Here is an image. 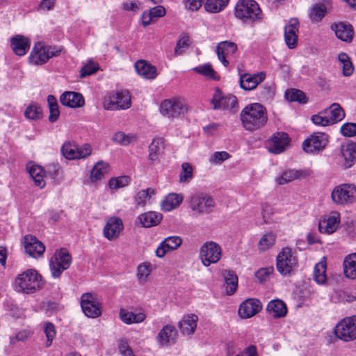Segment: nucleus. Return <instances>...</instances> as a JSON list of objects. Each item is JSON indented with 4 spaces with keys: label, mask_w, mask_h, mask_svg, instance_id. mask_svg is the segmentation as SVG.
Listing matches in <instances>:
<instances>
[{
    "label": "nucleus",
    "mask_w": 356,
    "mask_h": 356,
    "mask_svg": "<svg viewBox=\"0 0 356 356\" xmlns=\"http://www.w3.org/2000/svg\"><path fill=\"white\" fill-rule=\"evenodd\" d=\"M240 118L244 129L250 131L260 129L268 121L266 109L259 103L247 105L241 111Z\"/></svg>",
    "instance_id": "1"
},
{
    "label": "nucleus",
    "mask_w": 356,
    "mask_h": 356,
    "mask_svg": "<svg viewBox=\"0 0 356 356\" xmlns=\"http://www.w3.org/2000/svg\"><path fill=\"white\" fill-rule=\"evenodd\" d=\"M234 16L244 23L253 24L263 19V13L254 0H238L235 6Z\"/></svg>",
    "instance_id": "2"
},
{
    "label": "nucleus",
    "mask_w": 356,
    "mask_h": 356,
    "mask_svg": "<svg viewBox=\"0 0 356 356\" xmlns=\"http://www.w3.org/2000/svg\"><path fill=\"white\" fill-rule=\"evenodd\" d=\"M43 284L42 276L33 269H29L19 274L15 281L17 291L23 293H33Z\"/></svg>",
    "instance_id": "3"
},
{
    "label": "nucleus",
    "mask_w": 356,
    "mask_h": 356,
    "mask_svg": "<svg viewBox=\"0 0 356 356\" xmlns=\"http://www.w3.org/2000/svg\"><path fill=\"white\" fill-rule=\"evenodd\" d=\"M298 264L296 252L289 247L283 248L277 255L276 268L282 275H290L297 268Z\"/></svg>",
    "instance_id": "4"
},
{
    "label": "nucleus",
    "mask_w": 356,
    "mask_h": 356,
    "mask_svg": "<svg viewBox=\"0 0 356 356\" xmlns=\"http://www.w3.org/2000/svg\"><path fill=\"white\" fill-rule=\"evenodd\" d=\"M60 51L55 47L45 45L42 42H38L31 51L29 60L31 64L41 65L47 63L51 58L58 56Z\"/></svg>",
    "instance_id": "5"
},
{
    "label": "nucleus",
    "mask_w": 356,
    "mask_h": 356,
    "mask_svg": "<svg viewBox=\"0 0 356 356\" xmlns=\"http://www.w3.org/2000/svg\"><path fill=\"white\" fill-rule=\"evenodd\" d=\"M189 207L195 215L200 216L213 212L215 202L208 194L195 193L190 197Z\"/></svg>",
    "instance_id": "6"
},
{
    "label": "nucleus",
    "mask_w": 356,
    "mask_h": 356,
    "mask_svg": "<svg viewBox=\"0 0 356 356\" xmlns=\"http://www.w3.org/2000/svg\"><path fill=\"white\" fill-rule=\"evenodd\" d=\"M331 198L337 205L352 204L356 202V186L353 184H340L332 190Z\"/></svg>",
    "instance_id": "7"
},
{
    "label": "nucleus",
    "mask_w": 356,
    "mask_h": 356,
    "mask_svg": "<svg viewBox=\"0 0 356 356\" xmlns=\"http://www.w3.org/2000/svg\"><path fill=\"white\" fill-rule=\"evenodd\" d=\"M188 111L185 101L179 97L167 99L161 102L160 112L168 118H177L184 115Z\"/></svg>",
    "instance_id": "8"
},
{
    "label": "nucleus",
    "mask_w": 356,
    "mask_h": 356,
    "mask_svg": "<svg viewBox=\"0 0 356 356\" xmlns=\"http://www.w3.org/2000/svg\"><path fill=\"white\" fill-rule=\"evenodd\" d=\"M72 264V257L64 248L56 250L49 259V268L54 278H58L62 273L68 269Z\"/></svg>",
    "instance_id": "9"
},
{
    "label": "nucleus",
    "mask_w": 356,
    "mask_h": 356,
    "mask_svg": "<svg viewBox=\"0 0 356 356\" xmlns=\"http://www.w3.org/2000/svg\"><path fill=\"white\" fill-rule=\"evenodd\" d=\"M131 95L127 90L118 91L105 97L103 106L108 111L126 110L131 107Z\"/></svg>",
    "instance_id": "10"
},
{
    "label": "nucleus",
    "mask_w": 356,
    "mask_h": 356,
    "mask_svg": "<svg viewBox=\"0 0 356 356\" xmlns=\"http://www.w3.org/2000/svg\"><path fill=\"white\" fill-rule=\"evenodd\" d=\"M337 338L349 342L356 339V316L346 317L341 320L335 327Z\"/></svg>",
    "instance_id": "11"
},
{
    "label": "nucleus",
    "mask_w": 356,
    "mask_h": 356,
    "mask_svg": "<svg viewBox=\"0 0 356 356\" xmlns=\"http://www.w3.org/2000/svg\"><path fill=\"white\" fill-rule=\"evenodd\" d=\"M221 256V247L216 242L207 241L200 248V258L204 266L208 267L212 264H216Z\"/></svg>",
    "instance_id": "12"
},
{
    "label": "nucleus",
    "mask_w": 356,
    "mask_h": 356,
    "mask_svg": "<svg viewBox=\"0 0 356 356\" xmlns=\"http://www.w3.org/2000/svg\"><path fill=\"white\" fill-rule=\"evenodd\" d=\"M92 151L91 145L88 143L78 146L74 143L65 142L61 147L63 155L69 160L86 159L92 154Z\"/></svg>",
    "instance_id": "13"
},
{
    "label": "nucleus",
    "mask_w": 356,
    "mask_h": 356,
    "mask_svg": "<svg viewBox=\"0 0 356 356\" xmlns=\"http://www.w3.org/2000/svg\"><path fill=\"white\" fill-rule=\"evenodd\" d=\"M329 136L325 133L316 132L304 140L302 148L307 153H316L325 149L327 145Z\"/></svg>",
    "instance_id": "14"
},
{
    "label": "nucleus",
    "mask_w": 356,
    "mask_h": 356,
    "mask_svg": "<svg viewBox=\"0 0 356 356\" xmlns=\"http://www.w3.org/2000/svg\"><path fill=\"white\" fill-rule=\"evenodd\" d=\"M81 306L86 316L97 318L102 314V305L99 300L92 293H83L81 298Z\"/></svg>",
    "instance_id": "15"
},
{
    "label": "nucleus",
    "mask_w": 356,
    "mask_h": 356,
    "mask_svg": "<svg viewBox=\"0 0 356 356\" xmlns=\"http://www.w3.org/2000/svg\"><path fill=\"white\" fill-rule=\"evenodd\" d=\"M214 109L235 111L238 107L237 98L233 95H223L219 89H216L211 99Z\"/></svg>",
    "instance_id": "16"
},
{
    "label": "nucleus",
    "mask_w": 356,
    "mask_h": 356,
    "mask_svg": "<svg viewBox=\"0 0 356 356\" xmlns=\"http://www.w3.org/2000/svg\"><path fill=\"white\" fill-rule=\"evenodd\" d=\"M290 138L285 132L275 133L266 142V147L270 153L278 154L283 152L289 145Z\"/></svg>",
    "instance_id": "17"
},
{
    "label": "nucleus",
    "mask_w": 356,
    "mask_h": 356,
    "mask_svg": "<svg viewBox=\"0 0 356 356\" xmlns=\"http://www.w3.org/2000/svg\"><path fill=\"white\" fill-rule=\"evenodd\" d=\"M340 213L337 211H331L323 216L319 221V230L322 233L332 234L339 227Z\"/></svg>",
    "instance_id": "18"
},
{
    "label": "nucleus",
    "mask_w": 356,
    "mask_h": 356,
    "mask_svg": "<svg viewBox=\"0 0 356 356\" xmlns=\"http://www.w3.org/2000/svg\"><path fill=\"white\" fill-rule=\"evenodd\" d=\"M122 220L116 216H111L106 220L103 229V235L108 241L118 238L120 232L123 230Z\"/></svg>",
    "instance_id": "19"
},
{
    "label": "nucleus",
    "mask_w": 356,
    "mask_h": 356,
    "mask_svg": "<svg viewBox=\"0 0 356 356\" xmlns=\"http://www.w3.org/2000/svg\"><path fill=\"white\" fill-rule=\"evenodd\" d=\"M177 336L178 332L175 326L167 324L161 328L156 339L160 346L168 347L175 343Z\"/></svg>",
    "instance_id": "20"
},
{
    "label": "nucleus",
    "mask_w": 356,
    "mask_h": 356,
    "mask_svg": "<svg viewBox=\"0 0 356 356\" xmlns=\"http://www.w3.org/2000/svg\"><path fill=\"white\" fill-rule=\"evenodd\" d=\"M262 309L260 300L256 298H248L239 306L238 315L242 318H249L258 314Z\"/></svg>",
    "instance_id": "21"
},
{
    "label": "nucleus",
    "mask_w": 356,
    "mask_h": 356,
    "mask_svg": "<svg viewBox=\"0 0 356 356\" xmlns=\"http://www.w3.org/2000/svg\"><path fill=\"white\" fill-rule=\"evenodd\" d=\"M299 22L297 19H291L284 26V40L289 49H294L298 44Z\"/></svg>",
    "instance_id": "22"
},
{
    "label": "nucleus",
    "mask_w": 356,
    "mask_h": 356,
    "mask_svg": "<svg viewBox=\"0 0 356 356\" xmlns=\"http://www.w3.org/2000/svg\"><path fill=\"white\" fill-rule=\"evenodd\" d=\"M24 243L26 252L32 257L37 258L42 256L44 252V245L35 236L32 235L25 236Z\"/></svg>",
    "instance_id": "23"
},
{
    "label": "nucleus",
    "mask_w": 356,
    "mask_h": 356,
    "mask_svg": "<svg viewBox=\"0 0 356 356\" xmlns=\"http://www.w3.org/2000/svg\"><path fill=\"white\" fill-rule=\"evenodd\" d=\"M237 44L231 41L226 40L218 43L216 47V53L218 59L225 67L229 65V61L226 58L233 56L237 51Z\"/></svg>",
    "instance_id": "24"
},
{
    "label": "nucleus",
    "mask_w": 356,
    "mask_h": 356,
    "mask_svg": "<svg viewBox=\"0 0 356 356\" xmlns=\"http://www.w3.org/2000/svg\"><path fill=\"white\" fill-rule=\"evenodd\" d=\"M266 78L263 72L256 74H243L240 77V86L245 90H252L261 83Z\"/></svg>",
    "instance_id": "25"
},
{
    "label": "nucleus",
    "mask_w": 356,
    "mask_h": 356,
    "mask_svg": "<svg viewBox=\"0 0 356 356\" xmlns=\"http://www.w3.org/2000/svg\"><path fill=\"white\" fill-rule=\"evenodd\" d=\"M60 102L63 106L70 108H80L84 105L83 95L76 92L66 91L60 97Z\"/></svg>",
    "instance_id": "26"
},
{
    "label": "nucleus",
    "mask_w": 356,
    "mask_h": 356,
    "mask_svg": "<svg viewBox=\"0 0 356 356\" xmlns=\"http://www.w3.org/2000/svg\"><path fill=\"white\" fill-rule=\"evenodd\" d=\"M181 243L182 240L180 237L177 236H169L162 241L156 248V255L159 258H162L168 251L177 249Z\"/></svg>",
    "instance_id": "27"
},
{
    "label": "nucleus",
    "mask_w": 356,
    "mask_h": 356,
    "mask_svg": "<svg viewBox=\"0 0 356 356\" xmlns=\"http://www.w3.org/2000/svg\"><path fill=\"white\" fill-rule=\"evenodd\" d=\"M31 45L30 40L22 35H16L10 39V46L17 56H24L29 51Z\"/></svg>",
    "instance_id": "28"
},
{
    "label": "nucleus",
    "mask_w": 356,
    "mask_h": 356,
    "mask_svg": "<svg viewBox=\"0 0 356 356\" xmlns=\"http://www.w3.org/2000/svg\"><path fill=\"white\" fill-rule=\"evenodd\" d=\"M26 168L35 186L39 188H43L46 185L44 180L45 170L40 165L31 163L27 165Z\"/></svg>",
    "instance_id": "29"
},
{
    "label": "nucleus",
    "mask_w": 356,
    "mask_h": 356,
    "mask_svg": "<svg viewBox=\"0 0 356 356\" xmlns=\"http://www.w3.org/2000/svg\"><path fill=\"white\" fill-rule=\"evenodd\" d=\"M331 29L336 36L342 41L350 42L353 39V29L350 24L338 23L332 25Z\"/></svg>",
    "instance_id": "30"
},
{
    "label": "nucleus",
    "mask_w": 356,
    "mask_h": 356,
    "mask_svg": "<svg viewBox=\"0 0 356 356\" xmlns=\"http://www.w3.org/2000/svg\"><path fill=\"white\" fill-rule=\"evenodd\" d=\"M341 155L343 158V167L351 168L356 159V143H350L341 147Z\"/></svg>",
    "instance_id": "31"
},
{
    "label": "nucleus",
    "mask_w": 356,
    "mask_h": 356,
    "mask_svg": "<svg viewBox=\"0 0 356 356\" xmlns=\"http://www.w3.org/2000/svg\"><path fill=\"white\" fill-rule=\"evenodd\" d=\"M266 312L274 318H279L286 315L287 308L282 300L276 299L268 302Z\"/></svg>",
    "instance_id": "32"
},
{
    "label": "nucleus",
    "mask_w": 356,
    "mask_h": 356,
    "mask_svg": "<svg viewBox=\"0 0 356 356\" xmlns=\"http://www.w3.org/2000/svg\"><path fill=\"white\" fill-rule=\"evenodd\" d=\"M197 321L198 317L195 314L184 316L178 325L181 332L187 335L193 334L197 327Z\"/></svg>",
    "instance_id": "33"
},
{
    "label": "nucleus",
    "mask_w": 356,
    "mask_h": 356,
    "mask_svg": "<svg viewBox=\"0 0 356 356\" xmlns=\"http://www.w3.org/2000/svg\"><path fill=\"white\" fill-rule=\"evenodd\" d=\"M137 73L147 79H153L156 76V68L145 60H138L135 63Z\"/></svg>",
    "instance_id": "34"
},
{
    "label": "nucleus",
    "mask_w": 356,
    "mask_h": 356,
    "mask_svg": "<svg viewBox=\"0 0 356 356\" xmlns=\"http://www.w3.org/2000/svg\"><path fill=\"white\" fill-rule=\"evenodd\" d=\"M163 141L162 138H155L149 146V160L152 163H158L163 150Z\"/></svg>",
    "instance_id": "35"
},
{
    "label": "nucleus",
    "mask_w": 356,
    "mask_h": 356,
    "mask_svg": "<svg viewBox=\"0 0 356 356\" xmlns=\"http://www.w3.org/2000/svg\"><path fill=\"white\" fill-rule=\"evenodd\" d=\"M183 201L181 194L170 193L161 202V207L163 211H170L178 207Z\"/></svg>",
    "instance_id": "36"
},
{
    "label": "nucleus",
    "mask_w": 356,
    "mask_h": 356,
    "mask_svg": "<svg viewBox=\"0 0 356 356\" xmlns=\"http://www.w3.org/2000/svg\"><path fill=\"white\" fill-rule=\"evenodd\" d=\"M119 316L121 321L127 325L142 323L146 318V315L144 312L134 314L124 309H120Z\"/></svg>",
    "instance_id": "37"
},
{
    "label": "nucleus",
    "mask_w": 356,
    "mask_h": 356,
    "mask_svg": "<svg viewBox=\"0 0 356 356\" xmlns=\"http://www.w3.org/2000/svg\"><path fill=\"white\" fill-rule=\"evenodd\" d=\"M304 176L305 175L303 171L296 170H286L278 175L275 180L279 185H284L296 179H300Z\"/></svg>",
    "instance_id": "38"
},
{
    "label": "nucleus",
    "mask_w": 356,
    "mask_h": 356,
    "mask_svg": "<svg viewBox=\"0 0 356 356\" xmlns=\"http://www.w3.org/2000/svg\"><path fill=\"white\" fill-rule=\"evenodd\" d=\"M141 225L144 227H150L157 225L162 219L161 214L155 211H149L138 216Z\"/></svg>",
    "instance_id": "39"
},
{
    "label": "nucleus",
    "mask_w": 356,
    "mask_h": 356,
    "mask_svg": "<svg viewBox=\"0 0 356 356\" xmlns=\"http://www.w3.org/2000/svg\"><path fill=\"white\" fill-rule=\"evenodd\" d=\"M327 6L324 3L313 4L308 10V15L313 22H319L325 16Z\"/></svg>",
    "instance_id": "40"
},
{
    "label": "nucleus",
    "mask_w": 356,
    "mask_h": 356,
    "mask_svg": "<svg viewBox=\"0 0 356 356\" xmlns=\"http://www.w3.org/2000/svg\"><path fill=\"white\" fill-rule=\"evenodd\" d=\"M324 111L331 124L341 121L345 117L343 108L337 103L332 104L328 108Z\"/></svg>",
    "instance_id": "41"
},
{
    "label": "nucleus",
    "mask_w": 356,
    "mask_h": 356,
    "mask_svg": "<svg viewBox=\"0 0 356 356\" xmlns=\"http://www.w3.org/2000/svg\"><path fill=\"white\" fill-rule=\"evenodd\" d=\"M343 271L346 277L356 279V253L346 256L343 261Z\"/></svg>",
    "instance_id": "42"
},
{
    "label": "nucleus",
    "mask_w": 356,
    "mask_h": 356,
    "mask_svg": "<svg viewBox=\"0 0 356 356\" xmlns=\"http://www.w3.org/2000/svg\"><path fill=\"white\" fill-rule=\"evenodd\" d=\"M109 165L106 162L100 161L97 162L93 167L90 178L92 181H97L102 179L108 172Z\"/></svg>",
    "instance_id": "43"
},
{
    "label": "nucleus",
    "mask_w": 356,
    "mask_h": 356,
    "mask_svg": "<svg viewBox=\"0 0 356 356\" xmlns=\"http://www.w3.org/2000/svg\"><path fill=\"white\" fill-rule=\"evenodd\" d=\"M326 268L327 264L325 260H321L320 262L315 265L313 277L317 284H323L326 282Z\"/></svg>",
    "instance_id": "44"
},
{
    "label": "nucleus",
    "mask_w": 356,
    "mask_h": 356,
    "mask_svg": "<svg viewBox=\"0 0 356 356\" xmlns=\"http://www.w3.org/2000/svg\"><path fill=\"white\" fill-rule=\"evenodd\" d=\"M223 275L227 285V294H234L238 286V277L231 270H225Z\"/></svg>",
    "instance_id": "45"
},
{
    "label": "nucleus",
    "mask_w": 356,
    "mask_h": 356,
    "mask_svg": "<svg viewBox=\"0 0 356 356\" xmlns=\"http://www.w3.org/2000/svg\"><path fill=\"white\" fill-rule=\"evenodd\" d=\"M153 270V266L149 262H144L137 268L136 277L140 284L145 283Z\"/></svg>",
    "instance_id": "46"
},
{
    "label": "nucleus",
    "mask_w": 356,
    "mask_h": 356,
    "mask_svg": "<svg viewBox=\"0 0 356 356\" xmlns=\"http://www.w3.org/2000/svg\"><path fill=\"white\" fill-rule=\"evenodd\" d=\"M229 0H207L204 3L206 11L211 13H217L227 6Z\"/></svg>",
    "instance_id": "47"
},
{
    "label": "nucleus",
    "mask_w": 356,
    "mask_h": 356,
    "mask_svg": "<svg viewBox=\"0 0 356 356\" xmlns=\"http://www.w3.org/2000/svg\"><path fill=\"white\" fill-rule=\"evenodd\" d=\"M338 60L341 65L342 73L345 76H350L354 71V67L347 54L341 52L338 55Z\"/></svg>",
    "instance_id": "48"
},
{
    "label": "nucleus",
    "mask_w": 356,
    "mask_h": 356,
    "mask_svg": "<svg viewBox=\"0 0 356 356\" xmlns=\"http://www.w3.org/2000/svg\"><path fill=\"white\" fill-rule=\"evenodd\" d=\"M24 116L29 120H40L42 117V109L38 104L31 103L25 109Z\"/></svg>",
    "instance_id": "49"
},
{
    "label": "nucleus",
    "mask_w": 356,
    "mask_h": 356,
    "mask_svg": "<svg viewBox=\"0 0 356 356\" xmlns=\"http://www.w3.org/2000/svg\"><path fill=\"white\" fill-rule=\"evenodd\" d=\"M154 195V190L151 188L141 190L136 195L135 202L137 206L144 207Z\"/></svg>",
    "instance_id": "50"
},
{
    "label": "nucleus",
    "mask_w": 356,
    "mask_h": 356,
    "mask_svg": "<svg viewBox=\"0 0 356 356\" xmlns=\"http://www.w3.org/2000/svg\"><path fill=\"white\" fill-rule=\"evenodd\" d=\"M47 103L50 113L49 120L54 122L58 120L60 115L57 100L54 95H49L47 97Z\"/></svg>",
    "instance_id": "51"
},
{
    "label": "nucleus",
    "mask_w": 356,
    "mask_h": 356,
    "mask_svg": "<svg viewBox=\"0 0 356 356\" xmlns=\"http://www.w3.org/2000/svg\"><path fill=\"white\" fill-rule=\"evenodd\" d=\"M275 242V235L272 232L264 234L258 243V249L261 252H265L270 249Z\"/></svg>",
    "instance_id": "52"
},
{
    "label": "nucleus",
    "mask_w": 356,
    "mask_h": 356,
    "mask_svg": "<svg viewBox=\"0 0 356 356\" xmlns=\"http://www.w3.org/2000/svg\"><path fill=\"white\" fill-rule=\"evenodd\" d=\"M179 181L181 183H188L193 178V167L188 163L181 164V170L179 174Z\"/></svg>",
    "instance_id": "53"
},
{
    "label": "nucleus",
    "mask_w": 356,
    "mask_h": 356,
    "mask_svg": "<svg viewBox=\"0 0 356 356\" xmlns=\"http://www.w3.org/2000/svg\"><path fill=\"white\" fill-rule=\"evenodd\" d=\"M286 98L291 102H298L300 103H305V95L303 92L298 89L288 90L285 92Z\"/></svg>",
    "instance_id": "54"
},
{
    "label": "nucleus",
    "mask_w": 356,
    "mask_h": 356,
    "mask_svg": "<svg viewBox=\"0 0 356 356\" xmlns=\"http://www.w3.org/2000/svg\"><path fill=\"white\" fill-rule=\"evenodd\" d=\"M112 140L122 145H127L136 140V137L132 135H126L124 132L118 131L113 134Z\"/></svg>",
    "instance_id": "55"
},
{
    "label": "nucleus",
    "mask_w": 356,
    "mask_h": 356,
    "mask_svg": "<svg viewBox=\"0 0 356 356\" xmlns=\"http://www.w3.org/2000/svg\"><path fill=\"white\" fill-rule=\"evenodd\" d=\"M193 70L204 76L216 79V72L213 69L212 66L209 63H207L202 65H198L193 68Z\"/></svg>",
    "instance_id": "56"
},
{
    "label": "nucleus",
    "mask_w": 356,
    "mask_h": 356,
    "mask_svg": "<svg viewBox=\"0 0 356 356\" xmlns=\"http://www.w3.org/2000/svg\"><path fill=\"white\" fill-rule=\"evenodd\" d=\"M229 158V154L225 151L215 152L210 156L209 161L211 164L220 165Z\"/></svg>",
    "instance_id": "57"
},
{
    "label": "nucleus",
    "mask_w": 356,
    "mask_h": 356,
    "mask_svg": "<svg viewBox=\"0 0 356 356\" xmlns=\"http://www.w3.org/2000/svg\"><path fill=\"white\" fill-rule=\"evenodd\" d=\"M312 122L318 126L326 127L331 125L327 115L325 111L319 112L318 114L314 115L311 118Z\"/></svg>",
    "instance_id": "58"
},
{
    "label": "nucleus",
    "mask_w": 356,
    "mask_h": 356,
    "mask_svg": "<svg viewBox=\"0 0 356 356\" xmlns=\"http://www.w3.org/2000/svg\"><path fill=\"white\" fill-rule=\"evenodd\" d=\"M189 47V38L187 35L181 36L177 41L175 49V54L176 56L182 54Z\"/></svg>",
    "instance_id": "59"
},
{
    "label": "nucleus",
    "mask_w": 356,
    "mask_h": 356,
    "mask_svg": "<svg viewBox=\"0 0 356 356\" xmlns=\"http://www.w3.org/2000/svg\"><path fill=\"white\" fill-rule=\"evenodd\" d=\"M44 332L47 337L46 347H49L56 336L54 325L51 323H45L44 325Z\"/></svg>",
    "instance_id": "60"
},
{
    "label": "nucleus",
    "mask_w": 356,
    "mask_h": 356,
    "mask_svg": "<svg viewBox=\"0 0 356 356\" xmlns=\"http://www.w3.org/2000/svg\"><path fill=\"white\" fill-rule=\"evenodd\" d=\"M129 177L127 176H122L117 178L111 179L108 186L111 188H119L127 186L129 182Z\"/></svg>",
    "instance_id": "61"
},
{
    "label": "nucleus",
    "mask_w": 356,
    "mask_h": 356,
    "mask_svg": "<svg viewBox=\"0 0 356 356\" xmlns=\"http://www.w3.org/2000/svg\"><path fill=\"white\" fill-rule=\"evenodd\" d=\"M341 133L343 136L353 137L356 136V123H346L341 127Z\"/></svg>",
    "instance_id": "62"
},
{
    "label": "nucleus",
    "mask_w": 356,
    "mask_h": 356,
    "mask_svg": "<svg viewBox=\"0 0 356 356\" xmlns=\"http://www.w3.org/2000/svg\"><path fill=\"white\" fill-rule=\"evenodd\" d=\"M273 268H262L257 271L255 276L260 282L266 281L273 272Z\"/></svg>",
    "instance_id": "63"
},
{
    "label": "nucleus",
    "mask_w": 356,
    "mask_h": 356,
    "mask_svg": "<svg viewBox=\"0 0 356 356\" xmlns=\"http://www.w3.org/2000/svg\"><path fill=\"white\" fill-rule=\"evenodd\" d=\"M118 349L122 356H135L131 348L126 340H120Z\"/></svg>",
    "instance_id": "64"
}]
</instances>
